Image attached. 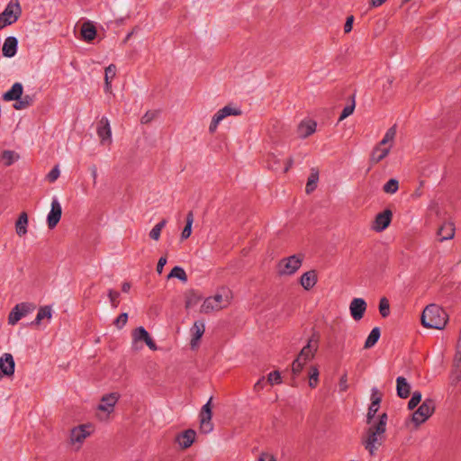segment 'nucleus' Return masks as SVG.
Returning <instances> with one entry per match:
<instances>
[{"instance_id": "f257e3e1", "label": "nucleus", "mask_w": 461, "mask_h": 461, "mask_svg": "<svg viewBox=\"0 0 461 461\" xmlns=\"http://www.w3.org/2000/svg\"><path fill=\"white\" fill-rule=\"evenodd\" d=\"M233 293L228 286H221L216 289L212 296L206 297L200 307V312L209 314L213 312L228 308L232 301Z\"/></svg>"}, {"instance_id": "f03ea898", "label": "nucleus", "mask_w": 461, "mask_h": 461, "mask_svg": "<svg viewBox=\"0 0 461 461\" xmlns=\"http://www.w3.org/2000/svg\"><path fill=\"white\" fill-rule=\"evenodd\" d=\"M387 414L383 413L379 416L378 421L370 424L366 431V438L363 439L365 448L371 456H374L384 440V434L386 431Z\"/></svg>"}, {"instance_id": "7ed1b4c3", "label": "nucleus", "mask_w": 461, "mask_h": 461, "mask_svg": "<svg viewBox=\"0 0 461 461\" xmlns=\"http://www.w3.org/2000/svg\"><path fill=\"white\" fill-rule=\"evenodd\" d=\"M447 322V312L437 304L426 306L421 314V323L429 329L442 330Z\"/></svg>"}, {"instance_id": "20e7f679", "label": "nucleus", "mask_w": 461, "mask_h": 461, "mask_svg": "<svg viewBox=\"0 0 461 461\" xmlns=\"http://www.w3.org/2000/svg\"><path fill=\"white\" fill-rule=\"evenodd\" d=\"M36 93L32 91H24V88H10L4 94L3 98L5 101H15L14 108L23 110L29 107L34 101Z\"/></svg>"}, {"instance_id": "39448f33", "label": "nucleus", "mask_w": 461, "mask_h": 461, "mask_svg": "<svg viewBox=\"0 0 461 461\" xmlns=\"http://www.w3.org/2000/svg\"><path fill=\"white\" fill-rule=\"evenodd\" d=\"M303 256L292 255L279 260L276 266V273L279 276H291L302 267Z\"/></svg>"}, {"instance_id": "423d86ee", "label": "nucleus", "mask_w": 461, "mask_h": 461, "mask_svg": "<svg viewBox=\"0 0 461 461\" xmlns=\"http://www.w3.org/2000/svg\"><path fill=\"white\" fill-rule=\"evenodd\" d=\"M132 342L131 348L135 351H139L142 349L143 345L145 343L149 349L157 350V346L150 337L149 333L146 330V329L142 326H140L132 330Z\"/></svg>"}, {"instance_id": "0eeeda50", "label": "nucleus", "mask_w": 461, "mask_h": 461, "mask_svg": "<svg viewBox=\"0 0 461 461\" xmlns=\"http://www.w3.org/2000/svg\"><path fill=\"white\" fill-rule=\"evenodd\" d=\"M22 9L18 0H11L0 14V29L14 23L21 15Z\"/></svg>"}, {"instance_id": "6e6552de", "label": "nucleus", "mask_w": 461, "mask_h": 461, "mask_svg": "<svg viewBox=\"0 0 461 461\" xmlns=\"http://www.w3.org/2000/svg\"><path fill=\"white\" fill-rule=\"evenodd\" d=\"M119 400V394L116 393H107L102 396L97 410L100 411L98 419L106 420L110 414L113 412L114 407Z\"/></svg>"}, {"instance_id": "1a4fd4ad", "label": "nucleus", "mask_w": 461, "mask_h": 461, "mask_svg": "<svg viewBox=\"0 0 461 461\" xmlns=\"http://www.w3.org/2000/svg\"><path fill=\"white\" fill-rule=\"evenodd\" d=\"M212 402L211 397L207 402L203 405L199 413V429L203 434L211 433L213 430V424L212 422Z\"/></svg>"}, {"instance_id": "9d476101", "label": "nucleus", "mask_w": 461, "mask_h": 461, "mask_svg": "<svg viewBox=\"0 0 461 461\" xmlns=\"http://www.w3.org/2000/svg\"><path fill=\"white\" fill-rule=\"evenodd\" d=\"M435 402L432 399H426L412 414V421L417 425L425 422L434 412Z\"/></svg>"}, {"instance_id": "9b49d317", "label": "nucleus", "mask_w": 461, "mask_h": 461, "mask_svg": "<svg viewBox=\"0 0 461 461\" xmlns=\"http://www.w3.org/2000/svg\"><path fill=\"white\" fill-rule=\"evenodd\" d=\"M35 305L31 303H21L16 304L11 311L8 316V323L15 325L22 318L32 312Z\"/></svg>"}, {"instance_id": "f8f14e48", "label": "nucleus", "mask_w": 461, "mask_h": 461, "mask_svg": "<svg viewBox=\"0 0 461 461\" xmlns=\"http://www.w3.org/2000/svg\"><path fill=\"white\" fill-rule=\"evenodd\" d=\"M93 432V426L91 424H82L72 429L70 433V442L72 445H77L79 448L85 439L88 438Z\"/></svg>"}, {"instance_id": "ddd939ff", "label": "nucleus", "mask_w": 461, "mask_h": 461, "mask_svg": "<svg viewBox=\"0 0 461 461\" xmlns=\"http://www.w3.org/2000/svg\"><path fill=\"white\" fill-rule=\"evenodd\" d=\"M96 133L103 146H110L113 142L112 128L107 117H102L96 127Z\"/></svg>"}, {"instance_id": "4468645a", "label": "nucleus", "mask_w": 461, "mask_h": 461, "mask_svg": "<svg viewBox=\"0 0 461 461\" xmlns=\"http://www.w3.org/2000/svg\"><path fill=\"white\" fill-rule=\"evenodd\" d=\"M393 217V212L391 210L386 209L382 212L376 214L372 225L371 229L375 232L384 231L391 223Z\"/></svg>"}, {"instance_id": "2eb2a0df", "label": "nucleus", "mask_w": 461, "mask_h": 461, "mask_svg": "<svg viewBox=\"0 0 461 461\" xmlns=\"http://www.w3.org/2000/svg\"><path fill=\"white\" fill-rule=\"evenodd\" d=\"M62 214V207L57 197H53L51 201L50 211L47 215V224L50 229L57 226L60 221Z\"/></svg>"}, {"instance_id": "dca6fc26", "label": "nucleus", "mask_w": 461, "mask_h": 461, "mask_svg": "<svg viewBox=\"0 0 461 461\" xmlns=\"http://www.w3.org/2000/svg\"><path fill=\"white\" fill-rule=\"evenodd\" d=\"M367 304L363 298H354L349 303V312L356 321H360L366 311Z\"/></svg>"}, {"instance_id": "f3484780", "label": "nucleus", "mask_w": 461, "mask_h": 461, "mask_svg": "<svg viewBox=\"0 0 461 461\" xmlns=\"http://www.w3.org/2000/svg\"><path fill=\"white\" fill-rule=\"evenodd\" d=\"M391 150L390 146L381 145L380 143L375 144L370 153V163L373 165L378 164L390 154Z\"/></svg>"}, {"instance_id": "a211bd4d", "label": "nucleus", "mask_w": 461, "mask_h": 461, "mask_svg": "<svg viewBox=\"0 0 461 461\" xmlns=\"http://www.w3.org/2000/svg\"><path fill=\"white\" fill-rule=\"evenodd\" d=\"M318 350V340L314 338H311L307 344L301 349L298 358L304 362L312 359Z\"/></svg>"}, {"instance_id": "6ab92c4d", "label": "nucleus", "mask_w": 461, "mask_h": 461, "mask_svg": "<svg viewBox=\"0 0 461 461\" xmlns=\"http://www.w3.org/2000/svg\"><path fill=\"white\" fill-rule=\"evenodd\" d=\"M196 438V432L192 429H185V431L178 434L176 438V442L182 449L190 447Z\"/></svg>"}, {"instance_id": "aec40b11", "label": "nucleus", "mask_w": 461, "mask_h": 461, "mask_svg": "<svg viewBox=\"0 0 461 461\" xmlns=\"http://www.w3.org/2000/svg\"><path fill=\"white\" fill-rule=\"evenodd\" d=\"M0 370L5 376H12L15 370V362L10 353H4L0 357Z\"/></svg>"}, {"instance_id": "412c9836", "label": "nucleus", "mask_w": 461, "mask_h": 461, "mask_svg": "<svg viewBox=\"0 0 461 461\" xmlns=\"http://www.w3.org/2000/svg\"><path fill=\"white\" fill-rule=\"evenodd\" d=\"M205 331L204 322L202 321H194L193 327L190 330L192 339L190 340V346L192 348H196L199 345V340Z\"/></svg>"}, {"instance_id": "4be33fe9", "label": "nucleus", "mask_w": 461, "mask_h": 461, "mask_svg": "<svg viewBox=\"0 0 461 461\" xmlns=\"http://www.w3.org/2000/svg\"><path fill=\"white\" fill-rule=\"evenodd\" d=\"M317 123L312 119L303 120L297 128V132L300 138L305 139L313 134L316 131Z\"/></svg>"}, {"instance_id": "5701e85b", "label": "nucleus", "mask_w": 461, "mask_h": 461, "mask_svg": "<svg viewBox=\"0 0 461 461\" xmlns=\"http://www.w3.org/2000/svg\"><path fill=\"white\" fill-rule=\"evenodd\" d=\"M17 48L18 40L14 36L7 37L2 47L3 56L5 58H13L17 52Z\"/></svg>"}, {"instance_id": "b1692460", "label": "nucleus", "mask_w": 461, "mask_h": 461, "mask_svg": "<svg viewBox=\"0 0 461 461\" xmlns=\"http://www.w3.org/2000/svg\"><path fill=\"white\" fill-rule=\"evenodd\" d=\"M455 225L451 221L444 222L438 230L440 241L449 240L455 237Z\"/></svg>"}, {"instance_id": "393cba45", "label": "nucleus", "mask_w": 461, "mask_h": 461, "mask_svg": "<svg viewBox=\"0 0 461 461\" xmlns=\"http://www.w3.org/2000/svg\"><path fill=\"white\" fill-rule=\"evenodd\" d=\"M317 283L315 271L310 270L303 273L300 278V284L305 290L312 289Z\"/></svg>"}, {"instance_id": "a878e982", "label": "nucleus", "mask_w": 461, "mask_h": 461, "mask_svg": "<svg viewBox=\"0 0 461 461\" xmlns=\"http://www.w3.org/2000/svg\"><path fill=\"white\" fill-rule=\"evenodd\" d=\"M396 391L400 398H407L411 392V384L407 382L406 378L398 376L396 379Z\"/></svg>"}, {"instance_id": "bb28decb", "label": "nucleus", "mask_w": 461, "mask_h": 461, "mask_svg": "<svg viewBox=\"0 0 461 461\" xmlns=\"http://www.w3.org/2000/svg\"><path fill=\"white\" fill-rule=\"evenodd\" d=\"M28 223V215L26 212H23L19 215L15 222V231L19 237H23L27 234Z\"/></svg>"}, {"instance_id": "cd10ccee", "label": "nucleus", "mask_w": 461, "mask_h": 461, "mask_svg": "<svg viewBox=\"0 0 461 461\" xmlns=\"http://www.w3.org/2000/svg\"><path fill=\"white\" fill-rule=\"evenodd\" d=\"M396 133L397 127L396 125H393L386 131L383 139L378 143L384 146H390V148L393 149L396 138Z\"/></svg>"}, {"instance_id": "c85d7f7f", "label": "nucleus", "mask_w": 461, "mask_h": 461, "mask_svg": "<svg viewBox=\"0 0 461 461\" xmlns=\"http://www.w3.org/2000/svg\"><path fill=\"white\" fill-rule=\"evenodd\" d=\"M252 57L248 54L240 58L234 66V70L237 76H240L243 70L249 68L252 65Z\"/></svg>"}, {"instance_id": "c756f323", "label": "nucleus", "mask_w": 461, "mask_h": 461, "mask_svg": "<svg viewBox=\"0 0 461 461\" xmlns=\"http://www.w3.org/2000/svg\"><path fill=\"white\" fill-rule=\"evenodd\" d=\"M81 35L85 41H91L96 36V30L91 23H85L81 27Z\"/></svg>"}, {"instance_id": "7c9ffc66", "label": "nucleus", "mask_w": 461, "mask_h": 461, "mask_svg": "<svg viewBox=\"0 0 461 461\" xmlns=\"http://www.w3.org/2000/svg\"><path fill=\"white\" fill-rule=\"evenodd\" d=\"M52 318V308L51 306L46 305L41 307L38 311L37 316L35 318L34 323L40 324L42 320L47 319L50 321Z\"/></svg>"}, {"instance_id": "2f4dec72", "label": "nucleus", "mask_w": 461, "mask_h": 461, "mask_svg": "<svg viewBox=\"0 0 461 461\" xmlns=\"http://www.w3.org/2000/svg\"><path fill=\"white\" fill-rule=\"evenodd\" d=\"M201 301V295L194 292L189 291L185 294V308L191 309L196 306Z\"/></svg>"}, {"instance_id": "473e14b6", "label": "nucleus", "mask_w": 461, "mask_h": 461, "mask_svg": "<svg viewBox=\"0 0 461 461\" xmlns=\"http://www.w3.org/2000/svg\"><path fill=\"white\" fill-rule=\"evenodd\" d=\"M381 336V331L378 327H375L367 336L366 342H365V348H370L374 347L376 342L378 341L379 338Z\"/></svg>"}, {"instance_id": "72a5a7b5", "label": "nucleus", "mask_w": 461, "mask_h": 461, "mask_svg": "<svg viewBox=\"0 0 461 461\" xmlns=\"http://www.w3.org/2000/svg\"><path fill=\"white\" fill-rule=\"evenodd\" d=\"M450 383L453 385H456L461 381V361L455 359L454 367L451 371L450 376Z\"/></svg>"}, {"instance_id": "f704fd0d", "label": "nucleus", "mask_w": 461, "mask_h": 461, "mask_svg": "<svg viewBox=\"0 0 461 461\" xmlns=\"http://www.w3.org/2000/svg\"><path fill=\"white\" fill-rule=\"evenodd\" d=\"M319 368L316 366H311L308 370L309 386L315 388L319 383Z\"/></svg>"}, {"instance_id": "c9c22d12", "label": "nucleus", "mask_w": 461, "mask_h": 461, "mask_svg": "<svg viewBox=\"0 0 461 461\" xmlns=\"http://www.w3.org/2000/svg\"><path fill=\"white\" fill-rule=\"evenodd\" d=\"M319 181V174L317 171L312 170L308 177L305 191L307 194L312 193L317 187V183Z\"/></svg>"}, {"instance_id": "e433bc0d", "label": "nucleus", "mask_w": 461, "mask_h": 461, "mask_svg": "<svg viewBox=\"0 0 461 461\" xmlns=\"http://www.w3.org/2000/svg\"><path fill=\"white\" fill-rule=\"evenodd\" d=\"M19 159V155L13 150H5L2 153V160L5 166H11Z\"/></svg>"}, {"instance_id": "4c0bfd02", "label": "nucleus", "mask_w": 461, "mask_h": 461, "mask_svg": "<svg viewBox=\"0 0 461 461\" xmlns=\"http://www.w3.org/2000/svg\"><path fill=\"white\" fill-rule=\"evenodd\" d=\"M193 222H194V214L192 212H190L186 216V224L181 233L182 240H186L190 237V235L192 233Z\"/></svg>"}, {"instance_id": "58836bf2", "label": "nucleus", "mask_w": 461, "mask_h": 461, "mask_svg": "<svg viewBox=\"0 0 461 461\" xmlns=\"http://www.w3.org/2000/svg\"><path fill=\"white\" fill-rule=\"evenodd\" d=\"M167 278H177L180 281L185 283L187 281V276L181 267H175L171 272L168 274Z\"/></svg>"}, {"instance_id": "ea45409f", "label": "nucleus", "mask_w": 461, "mask_h": 461, "mask_svg": "<svg viewBox=\"0 0 461 461\" xmlns=\"http://www.w3.org/2000/svg\"><path fill=\"white\" fill-rule=\"evenodd\" d=\"M167 220H162L157 223L149 231V237L154 240H158L160 238L161 230L166 226Z\"/></svg>"}, {"instance_id": "a19ab883", "label": "nucleus", "mask_w": 461, "mask_h": 461, "mask_svg": "<svg viewBox=\"0 0 461 461\" xmlns=\"http://www.w3.org/2000/svg\"><path fill=\"white\" fill-rule=\"evenodd\" d=\"M355 98H356V95H352L351 102L344 107V109L339 116V121H343L344 119H346L347 117H348L349 115H351L353 113V112L355 110V106H356Z\"/></svg>"}, {"instance_id": "79ce46f5", "label": "nucleus", "mask_w": 461, "mask_h": 461, "mask_svg": "<svg viewBox=\"0 0 461 461\" xmlns=\"http://www.w3.org/2000/svg\"><path fill=\"white\" fill-rule=\"evenodd\" d=\"M226 118V115L222 113L221 109H220L212 117L211 124L209 126V131L214 132L219 125V123Z\"/></svg>"}, {"instance_id": "37998d69", "label": "nucleus", "mask_w": 461, "mask_h": 461, "mask_svg": "<svg viewBox=\"0 0 461 461\" xmlns=\"http://www.w3.org/2000/svg\"><path fill=\"white\" fill-rule=\"evenodd\" d=\"M398 189L399 184L398 181L394 178L388 180L383 187L384 192L390 194H395Z\"/></svg>"}, {"instance_id": "c03bdc74", "label": "nucleus", "mask_w": 461, "mask_h": 461, "mask_svg": "<svg viewBox=\"0 0 461 461\" xmlns=\"http://www.w3.org/2000/svg\"><path fill=\"white\" fill-rule=\"evenodd\" d=\"M116 75V67L114 65H110L105 68L104 71V80L106 86H109L112 84L113 77Z\"/></svg>"}, {"instance_id": "a18cd8bd", "label": "nucleus", "mask_w": 461, "mask_h": 461, "mask_svg": "<svg viewBox=\"0 0 461 461\" xmlns=\"http://www.w3.org/2000/svg\"><path fill=\"white\" fill-rule=\"evenodd\" d=\"M379 312L382 317L385 318L390 314V304L386 298H381L379 302Z\"/></svg>"}, {"instance_id": "49530a36", "label": "nucleus", "mask_w": 461, "mask_h": 461, "mask_svg": "<svg viewBox=\"0 0 461 461\" xmlns=\"http://www.w3.org/2000/svg\"><path fill=\"white\" fill-rule=\"evenodd\" d=\"M421 393L419 391H415L408 402V408L413 410L417 407L421 402Z\"/></svg>"}, {"instance_id": "de8ad7c7", "label": "nucleus", "mask_w": 461, "mask_h": 461, "mask_svg": "<svg viewBox=\"0 0 461 461\" xmlns=\"http://www.w3.org/2000/svg\"><path fill=\"white\" fill-rule=\"evenodd\" d=\"M379 407H380V404L376 403L375 402H371V404L368 408L367 415H366V421L368 424H373L372 420H373L375 415L376 414V412L378 411Z\"/></svg>"}, {"instance_id": "09e8293b", "label": "nucleus", "mask_w": 461, "mask_h": 461, "mask_svg": "<svg viewBox=\"0 0 461 461\" xmlns=\"http://www.w3.org/2000/svg\"><path fill=\"white\" fill-rule=\"evenodd\" d=\"M306 362L303 361L302 359L296 357L294 362L292 363V373L294 375H297L301 373L303 370L304 365Z\"/></svg>"}, {"instance_id": "8fccbe9b", "label": "nucleus", "mask_w": 461, "mask_h": 461, "mask_svg": "<svg viewBox=\"0 0 461 461\" xmlns=\"http://www.w3.org/2000/svg\"><path fill=\"white\" fill-rule=\"evenodd\" d=\"M267 381L271 384H279L282 383L281 374L278 371L271 372L267 376Z\"/></svg>"}, {"instance_id": "3c124183", "label": "nucleus", "mask_w": 461, "mask_h": 461, "mask_svg": "<svg viewBox=\"0 0 461 461\" xmlns=\"http://www.w3.org/2000/svg\"><path fill=\"white\" fill-rule=\"evenodd\" d=\"M120 296V294L113 290L108 291V298L111 303L112 308L115 309L118 307L119 302L118 298Z\"/></svg>"}, {"instance_id": "603ef678", "label": "nucleus", "mask_w": 461, "mask_h": 461, "mask_svg": "<svg viewBox=\"0 0 461 461\" xmlns=\"http://www.w3.org/2000/svg\"><path fill=\"white\" fill-rule=\"evenodd\" d=\"M221 112L226 115V117L230 115L240 114V110L238 107H233L230 105H226L223 108H221Z\"/></svg>"}, {"instance_id": "864d4df0", "label": "nucleus", "mask_w": 461, "mask_h": 461, "mask_svg": "<svg viewBox=\"0 0 461 461\" xmlns=\"http://www.w3.org/2000/svg\"><path fill=\"white\" fill-rule=\"evenodd\" d=\"M127 321H128V313L123 312V313L120 314L117 317V319L114 321V325L118 329H122L127 323Z\"/></svg>"}, {"instance_id": "5fc2aeb1", "label": "nucleus", "mask_w": 461, "mask_h": 461, "mask_svg": "<svg viewBox=\"0 0 461 461\" xmlns=\"http://www.w3.org/2000/svg\"><path fill=\"white\" fill-rule=\"evenodd\" d=\"M59 175H60L59 168V167H58V166H56V167H54L50 170V172L48 174V176H47V179H48L50 182L53 183V182H55V181L59 178Z\"/></svg>"}, {"instance_id": "6e6d98bb", "label": "nucleus", "mask_w": 461, "mask_h": 461, "mask_svg": "<svg viewBox=\"0 0 461 461\" xmlns=\"http://www.w3.org/2000/svg\"><path fill=\"white\" fill-rule=\"evenodd\" d=\"M158 113L156 111H149L147 112L140 119V122L143 124L150 122L156 116Z\"/></svg>"}, {"instance_id": "4d7b16f0", "label": "nucleus", "mask_w": 461, "mask_h": 461, "mask_svg": "<svg viewBox=\"0 0 461 461\" xmlns=\"http://www.w3.org/2000/svg\"><path fill=\"white\" fill-rule=\"evenodd\" d=\"M375 402L378 404L381 402V394L376 387H374L371 390V402Z\"/></svg>"}, {"instance_id": "13d9d810", "label": "nucleus", "mask_w": 461, "mask_h": 461, "mask_svg": "<svg viewBox=\"0 0 461 461\" xmlns=\"http://www.w3.org/2000/svg\"><path fill=\"white\" fill-rule=\"evenodd\" d=\"M353 23H354V17L352 15L348 16L347 18L345 25H344V32L346 33H348L352 31Z\"/></svg>"}, {"instance_id": "bf43d9fd", "label": "nucleus", "mask_w": 461, "mask_h": 461, "mask_svg": "<svg viewBox=\"0 0 461 461\" xmlns=\"http://www.w3.org/2000/svg\"><path fill=\"white\" fill-rule=\"evenodd\" d=\"M167 260L166 257H161L158 259V265H157V272L160 275L163 272V267L167 264Z\"/></svg>"}, {"instance_id": "052dcab7", "label": "nucleus", "mask_w": 461, "mask_h": 461, "mask_svg": "<svg viewBox=\"0 0 461 461\" xmlns=\"http://www.w3.org/2000/svg\"><path fill=\"white\" fill-rule=\"evenodd\" d=\"M339 388L341 391H346L348 389V382L347 376L343 375L339 380Z\"/></svg>"}, {"instance_id": "680f3d73", "label": "nucleus", "mask_w": 461, "mask_h": 461, "mask_svg": "<svg viewBox=\"0 0 461 461\" xmlns=\"http://www.w3.org/2000/svg\"><path fill=\"white\" fill-rule=\"evenodd\" d=\"M455 359L461 361V340H458Z\"/></svg>"}, {"instance_id": "e2e57ef3", "label": "nucleus", "mask_w": 461, "mask_h": 461, "mask_svg": "<svg viewBox=\"0 0 461 461\" xmlns=\"http://www.w3.org/2000/svg\"><path fill=\"white\" fill-rule=\"evenodd\" d=\"M387 0H370V5L373 7H378L381 6Z\"/></svg>"}, {"instance_id": "0e129e2a", "label": "nucleus", "mask_w": 461, "mask_h": 461, "mask_svg": "<svg viewBox=\"0 0 461 461\" xmlns=\"http://www.w3.org/2000/svg\"><path fill=\"white\" fill-rule=\"evenodd\" d=\"M90 171H91V175L93 176V179H94V182L95 183L96 181V178H97V168L95 166H93L91 168H90Z\"/></svg>"}, {"instance_id": "69168bd1", "label": "nucleus", "mask_w": 461, "mask_h": 461, "mask_svg": "<svg viewBox=\"0 0 461 461\" xmlns=\"http://www.w3.org/2000/svg\"><path fill=\"white\" fill-rule=\"evenodd\" d=\"M264 377L260 378L254 385L255 390H259L263 387Z\"/></svg>"}, {"instance_id": "338daca9", "label": "nucleus", "mask_w": 461, "mask_h": 461, "mask_svg": "<svg viewBox=\"0 0 461 461\" xmlns=\"http://www.w3.org/2000/svg\"><path fill=\"white\" fill-rule=\"evenodd\" d=\"M130 289H131V284L130 283L125 282V283L122 284V292L128 293L130 291Z\"/></svg>"}, {"instance_id": "774afa93", "label": "nucleus", "mask_w": 461, "mask_h": 461, "mask_svg": "<svg viewBox=\"0 0 461 461\" xmlns=\"http://www.w3.org/2000/svg\"><path fill=\"white\" fill-rule=\"evenodd\" d=\"M259 461H274L271 457L261 456Z\"/></svg>"}]
</instances>
